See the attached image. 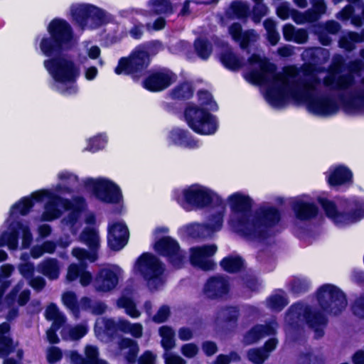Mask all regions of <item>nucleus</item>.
I'll return each mask as SVG.
<instances>
[{
  "mask_svg": "<svg viewBox=\"0 0 364 364\" xmlns=\"http://www.w3.org/2000/svg\"><path fill=\"white\" fill-rule=\"evenodd\" d=\"M55 196L56 193L51 195L45 204L44 211L41 215L42 220L50 222L61 216L62 211L58 208L59 203Z\"/></svg>",
  "mask_w": 364,
  "mask_h": 364,
  "instance_id": "nucleus-25",
  "label": "nucleus"
},
{
  "mask_svg": "<svg viewBox=\"0 0 364 364\" xmlns=\"http://www.w3.org/2000/svg\"><path fill=\"white\" fill-rule=\"evenodd\" d=\"M203 291L210 299H223L228 296L230 291L228 277L221 274L209 277L204 285Z\"/></svg>",
  "mask_w": 364,
  "mask_h": 364,
  "instance_id": "nucleus-14",
  "label": "nucleus"
},
{
  "mask_svg": "<svg viewBox=\"0 0 364 364\" xmlns=\"http://www.w3.org/2000/svg\"><path fill=\"white\" fill-rule=\"evenodd\" d=\"M316 200L328 218L336 220L339 217H341V212L338 211L334 201L321 196L317 197Z\"/></svg>",
  "mask_w": 364,
  "mask_h": 364,
  "instance_id": "nucleus-31",
  "label": "nucleus"
},
{
  "mask_svg": "<svg viewBox=\"0 0 364 364\" xmlns=\"http://www.w3.org/2000/svg\"><path fill=\"white\" fill-rule=\"evenodd\" d=\"M53 193L48 190L42 189L32 193L29 198L33 201L35 205L36 203L43 202L46 198L48 199Z\"/></svg>",
  "mask_w": 364,
  "mask_h": 364,
  "instance_id": "nucleus-56",
  "label": "nucleus"
},
{
  "mask_svg": "<svg viewBox=\"0 0 364 364\" xmlns=\"http://www.w3.org/2000/svg\"><path fill=\"white\" fill-rule=\"evenodd\" d=\"M171 315L170 308L167 305H162L152 317V321L156 323H162L167 321Z\"/></svg>",
  "mask_w": 364,
  "mask_h": 364,
  "instance_id": "nucleus-52",
  "label": "nucleus"
},
{
  "mask_svg": "<svg viewBox=\"0 0 364 364\" xmlns=\"http://www.w3.org/2000/svg\"><path fill=\"white\" fill-rule=\"evenodd\" d=\"M39 271L49 279H56L60 274L58 262L55 258H48L38 265Z\"/></svg>",
  "mask_w": 364,
  "mask_h": 364,
  "instance_id": "nucleus-28",
  "label": "nucleus"
},
{
  "mask_svg": "<svg viewBox=\"0 0 364 364\" xmlns=\"http://www.w3.org/2000/svg\"><path fill=\"white\" fill-rule=\"evenodd\" d=\"M87 333V329L82 325H78L70 330L69 334L73 340H79Z\"/></svg>",
  "mask_w": 364,
  "mask_h": 364,
  "instance_id": "nucleus-64",
  "label": "nucleus"
},
{
  "mask_svg": "<svg viewBox=\"0 0 364 364\" xmlns=\"http://www.w3.org/2000/svg\"><path fill=\"white\" fill-rule=\"evenodd\" d=\"M129 235L126 224L115 222L109 225L107 236L109 248L113 251H119L127 244Z\"/></svg>",
  "mask_w": 364,
  "mask_h": 364,
  "instance_id": "nucleus-16",
  "label": "nucleus"
},
{
  "mask_svg": "<svg viewBox=\"0 0 364 364\" xmlns=\"http://www.w3.org/2000/svg\"><path fill=\"white\" fill-rule=\"evenodd\" d=\"M299 364H324L325 361L321 355H314L312 352H301L299 355Z\"/></svg>",
  "mask_w": 364,
  "mask_h": 364,
  "instance_id": "nucleus-42",
  "label": "nucleus"
},
{
  "mask_svg": "<svg viewBox=\"0 0 364 364\" xmlns=\"http://www.w3.org/2000/svg\"><path fill=\"white\" fill-rule=\"evenodd\" d=\"M46 317L49 321H54L53 324H58L61 325L64 322V318L61 315L58 307L54 303H50L46 309Z\"/></svg>",
  "mask_w": 364,
  "mask_h": 364,
  "instance_id": "nucleus-41",
  "label": "nucleus"
},
{
  "mask_svg": "<svg viewBox=\"0 0 364 364\" xmlns=\"http://www.w3.org/2000/svg\"><path fill=\"white\" fill-rule=\"evenodd\" d=\"M62 301L76 317L79 316L80 304L77 301V295L74 291H68L64 292L62 295Z\"/></svg>",
  "mask_w": 364,
  "mask_h": 364,
  "instance_id": "nucleus-33",
  "label": "nucleus"
},
{
  "mask_svg": "<svg viewBox=\"0 0 364 364\" xmlns=\"http://www.w3.org/2000/svg\"><path fill=\"white\" fill-rule=\"evenodd\" d=\"M170 145L183 149H194L198 147V141L188 129L180 127H173L168 132L167 136Z\"/></svg>",
  "mask_w": 364,
  "mask_h": 364,
  "instance_id": "nucleus-18",
  "label": "nucleus"
},
{
  "mask_svg": "<svg viewBox=\"0 0 364 364\" xmlns=\"http://www.w3.org/2000/svg\"><path fill=\"white\" fill-rule=\"evenodd\" d=\"M247 357L249 361L253 364H263L269 358V355H267L264 350L259 347L249 349Z\"/></svg>",
  "mask_w": 364,
  "mask_h": 364,
  "instance_id": "nucleus-39",
  "label": "nucleus"
},
{
  "mask_svg": "<svg viewBox=\"0 0 364 364\" xmlns=\"http://www.w3.org/2000/svg\"><path fill=\"white\" fill-rule=\"evenodd\" d=\"M84 186L87 190L92 192L97 200L102 203L118 204L123 200L120 187L109 178H87L84 181Z\"/></svg>",
  "mask_w": 364,
  "mask_h": 364,
  "instance_id": "nucleus-8",
  "label": "nucleus"
},
{
  "mask_svg": "<svg viewBox=\"0 0 364 364\" xmlns=\"http://www.w3.org/2000/svg\"><path fill=\"white\" fill-rule=\"evenodd\" d=\"M155 252L175 269H181L185 263V255L178 242L171 236H163L154 244Z\"/></svg>",
  "mask_w": 364,
  "mask_h": 364,
  "instance_id": "nucleus-13",
  "label": "nucleus"
},
{
  "mask_svg": "<svg viewBox=\"0 0 364 364\" xmlns=\"http://www.w3.org/2000/svg\"><path fill=\"white\" fill-rule=\"evenodd\" d=\"M15 346L10 336H0V357L7 358L14 352Z\"/></svg>",
  "mask_w": 364,
  "mask_h": 364,
  "instance_id": "nucleus-46",
  "label": "nucleus"
},
{
  "mask_svg": "<svg viewBox=\"0 0 364 364\" xmlns=\"http://www.w3.org/2000/svg\"><path fill=\"white\" fill-rule=\"evenodd\" d=\"M97 252H91L81 247H75L72 250L73 255L80 261L88 259L94 262L97 259Z\"/></svg>",
  "mask_w": 364,
  "mask_h": 364,
  "instance_id": "nucleus-45",
  "label": "nucleus"
},
{
  "mask_svg": "<svg viewBox=\"0 0 364 364\" xmlns=\"http://www.w3.org/2000/svg\"><path fill=\"white\" fill-rule=\"evenodd\" d=\"M298 84L297 81H283L277 87L267 88L265 97L272 106L281 107L289 95L296 102L304 103L309 112L318 116H328L339 110L341 100L337 96L331 92L301 91L298 89Z\"/></svg>",
  "mask_w": 364,
  "mask_h": 364,
  "instance_id": "nucleus-4",
  "label": "nucleus"
},
{
  "mask_svg": "<svg viewBox=\"0 0 364 364\" xmlns=\"http://www.w3.org/2000/svg\"><path fill=\"white\" fill-rule=\"evenodd\" d=\"M154 6L159 9V13L171 14L173 12V6L170 0H156Z\"/></svg>",
  "mask_w": 364,
  "mask_h": 364,
  "instance_id": "nucleus-59",
  "label": "nucleus"
},
{
  "mask_svg": "<svg viewBox=\"0 0 364 364\" xmlns=\"http://www.w3.org/2000/svg\"><path fill=\"white\" fill-rule=\"evenodd\" d=\"M316 298L323 313L333 316L341 314V289L338 287L324 284L317 289Z\"/></svg>",
  "mask_w": 364,
  "mask_h": 364,
  "instance_id": "nucleus-12",
  "label": "nucleus"
},
{
  "mask_svg": "<svg viewBox=\"0 0 364 364\" xmlns=\"http://www.w3.org/2000/svg\"><path fill=\"white\" fill-rule=\"evenodd\" d=\"M166 19L164 17L159 16L154 20L152 24L151 23H146L145 27L149 31H159L163 30L166 27Z\"/></svg>",
  "mask_w": 364,
  "mask_h": 364,
  "instance_id": "nucleus-61",
  "label": "nucleus"
},
{
  "mask_svg": "<svg viewBox=\"0 0 364 364\" xmlns=\"http://www.w3.org/2000/svg\"><path fill=\"white\" fill-rule=\"evenodd\" d=\"M195 92V87L193 82L189 80H183L178 82L170 91V97L171 99L178 101H187L191 100Z\"/></svg>",
  "mask_w": 364,
  "mask_h": 364,
  "instance_id": "nucleus-22",
  "label": "nucleus"
},
{
  "mask_svg": "<svg viewBox=\"0 0 364 364\" xmlns=\"http://www.w3.org/2000/svg\"><path fill=\"white\" fill-rule=\"evenodd\" d=\"M219 58L222 65L231 71H237L244 66L242 59L230 48L222 51Z\"/></svg>",
  "mask_w": 364,
  "mask_h": 364,
  "instance_id": "nucleus-23",
  "label": "nucleus"
},
{
  "mask_svg": "<svg viewBox=\"0 0 364 364\" xmlns=\"http://www.w3.org/2000/svg\"><path fill=\"white\" fill-rule=\"evenodd\" d=\"M190 262L192 265L204 271L213 270L216 266L215 263L208 258L193 259L192 256H190Z\"/></svg>",
  "mask_w": 364,
  "mask_h": 364,
  "instance_id": "nucleus-48",
  "label": "nucleus"
},
{
  "mask_svg": "<svg viewBox=\"0 0 364 364\" xmlns=\"http://www.w3.org/2000/svg\"><path fill=\"white\" fill-rule=\"evenodd\" d=\"M71 16L75 23L81 28L88 26L98 28L107 23L106 12L102 9L92 4H81L71 8Z\"/></svg>",
  "mask_w": 364,
  "mask_h": 364,
  "instance_id": "nucleus-11",
  "label": "nucleus"
},
{
  "mask_svg": "<svg viewBox=\"0 0 364 364\" xmlns=\"http://www.w3.org/2000/svg\"><path fill=\"white\" fill-rule=\"evenodd\" d=\"M228 201L232 213L230 225L248 240L267 241L271 237V230L282 220V212L273 205L260 206L252 213L254 200L240 192L230 195Z\"/></svg>",
  "mask_w": 364,
  "mask_h": 364,
  "instance_id": "nucleus-2",
  "label": "nucleus"
},
{
  "mask_svg": "<svg viewBox=\"0 0 364 364\" xmlns=\"http://www.w3.org/2000/svg\"><path fill=\"white\" fill-rule=\"evenodd\" d=\"M80 240L84 242L91 252H97L100 249V236L97 230L94 228L85 227L80 235Z\"/></svg>",
  "mask_w": 364,
  "mask_h": 364,
  "instance_id": "nucleus-24",
  "label": "nucleus"
},
{
  "mask_svg": "<svg viewBox=\"0 0 364 364\" xmlns=\"http://www.w3.org/2000/svg\"><path fill=\"white\" fill-rule=\"evenodd\" d=\"M288 312L297 318L302 316L307 326L314 331L316 339L324 336V329L328 325V320L321 311L314 310L309 305L304 306L300 303H296L289 307Z\"/></svg>",
  "mask_w": 364,
  "mask_h": 364,
  "instance_id": "nucleus-9",
  "label": "nucleus"
},
{
  "mask_svg": "<svg viewBox=\"0 0 364 364\" xmlns=\"http://www.w3.org/2000/svg\"><path fill=\"white\" fill-rule=\"evenodd\" d=\"M150 53L144 49H134L127 57H122L114 68L117 75H130L136 83L151 92H160L169 87L176 80L170 70H148L151 64Z\"/></svg>",
  "mask_w": 364,
  "mask_h": 364,
  "instance_id": "nucleus-3",
  "label": "nucleus"
},
{
  "mask_svg": "<svg viewBox=\"0 0 364 364\" xmlns=\"http://www.w3.org/2000/svg\"><path fill=\"white\" fill-rule=\"evenodd\" d=\"M29 285L36 291H42L46 285V282L45 279L41 276L32 277L29 279Z\"/></svg>",
  "mask_w": 364,
  "mask_h": 364,
  "instance_id": "nucleus-62",
  "label": "nucleus"
},
{
  "mask_svg": "<svg viewBox=\"0 0 364 364\" xmlns=\"http://www.w3.org/2000/svg\"><path fill=\"white\" fill-rule=\"evenodd\" d=\"M277 326V323L274 321H270L264 324H255L243 335L242 343L245 346H250L257 343L266 336H275Z\"/></svg>",
  "mask_w": 364,
  "mask_h": 364,
  "instance_id": "nucleus-17",
  "label": "nucleus"
},
{
  "mask_svg": "<svg viewBox=\"0 0 364 364\" xmlns=\"http://www.w3.org/2000/svg\"><path fill=\"white\" fill-rule=\"evenodd\" d=\"M326 177L330 186H341V164H337L334 168L331 166L329 174Z\"/></svg>",
  "mask_w": 364,
  "mask_h": 364,
  "instance_id": "nucleus-44",
  "label": "nucleus"
},
{
  "mask_svg": "<svg viewBox=\"0 0 364 364\" xmlns=\"http://www.w3.org/2000/svg\"><path fill=\"white\" fill-rule=\"evenodd\" d=\"M33 206V201L29 196H25L11 206L10 213L13 214L14 211L17 210L21 215H26L31 212Z\"/></svg>",
  "mask_w": 364,
  "mask_h": 364,
  "instance_id": "nucleus-35",
  "label": "nucleus"
},
{
  "mask_svg": "<svg viewBox=\"0 0 364 364\" xmlns=\"http://www.w3.org/2000/svg\"><path fill=\"white\" fill-rule=\"evenodd\" d=\"M63 358V352L60 348L56 346H51L48 348L47 353V361L50 364H54Z\"/></svg>",
  "mask_w": 364,
  "mask_h": 364,
  "instance_id": "nucleus-53",
  "label": "nucleus"
},
{
  "mask_svg": "<svg viewBox=\"0 0 364 364\" xmlns=\"http://www.w3.org/2000/svg\"><path fill=\"white\" fill-rule=\"evenodd\" d=\"M193 46L197 55L203 60H208L213 52V45L207 38H196Z\"/></svg>",
  "mask_w": 364,
  "mask_h": 364,
  "instance_id": "nucleus-30",
  "label": "nucleus"
},
{
  "mask_svg": "<svg viewBox=\"0 0 364 364\" xmlns=\"http://www.w3.org/2000/svg\"><path fill=\"white\" fill-rule=\"evenodd\" d=\"M119 282L117 274L111 269L103 268L99 270L95 279L96 289L102 292H108L114 289Z\"/></svg>",
  "mask_w": 364,
  "mask_h": 364,
  "instance_id": "nucleus-20",
  "label": "nucleus"
},
{
  "mask_svg": "<svg viewBox=\"0 0 364 364\" xmlns=\"http://www.w3.org/2000/svg\"><path fill=\"white\" fill-rule=\"evenodd\" d=\"M291 208L295 218L300 221H309L316 218L318 214V206L312 202L296 199L291 202Z\"/></svg>",
  "mask_w": 364,
  "mask_h": 364,
  "instance_id": "nucleus-19",
  "label": "nucleus"
},
{
  "mask_svg": "<svg viewBox=\"0 0 364 364\" xmlns=\"http://www.w3.org/2000/svg\"><path fill=\"white\" fill-rule=\"evenodd\" d=\"M19 273L26 279H29L34 275L35 267L31 262L21 263L18 266Z\"/></svg>",
  "mask_w": 364,
  "mask_h": 364,
  "instance_id": "nucleus-54",
  "label": "nucleus"
},
{
  "mask_svg": "<svg viewBox=\"0 0 364 364\" xmlns=\"http://www.w3.org/2000/svg\"><path fill=\"white\" fill-rule=\"evenodd\" d=\"M309 288L310 283L305 279H296L291 282V291L296 295L307 292Z\"/></svg>",
  "mask_w": 364,
  "mask_h": 364,
  "instance_id": "nucleus-47",
  "label": "nucleus"
},
{
  "mask_svg": "<svg viewBox=\"0 0 364 364\" xmlns=\"http://www.w3.org/2000/svg\"><path fill=\"white\" fill-rule=\"evenodd\" d=\"M359 42H364V30L360 33L346 32L343 35V48L350 50L353 48L351 43Z\"/></svg>",
  "mask_w": 364,
  "mask_h": 364,
  "instance_id": "nucleus-40",
  "label": "nucleus"
},
{
  "mask_svg": "<svg viewBox=\"0 0 364 364\" xmlns=\"http://www.w3.org/2000/svg\"><path fill=\"white\" fill-rule=\"evenodd\" d=\"M83 267L80 266L77 264H71L68 269V273L66 278L70 282H73L76 280L80 275L81 274V272L82 271Z\"/></svg>",
  "mask_w": 364,
  "mask_h": 364,
  "instance_id": "nucleus-57",
  "label": "nucleus"
},
{
  "mask_svg": "<svg viewBox=\"0 0 364 364\" xmlns=\"http://www.w3.org/2000/svg\"><path fill=\"white\" fill-rule=\"evenodd\" d=\"M198 101L199 107H206L208 110L216 112L218 109V106L214 100L212 94L206 90H199L197 92Z\"/></svg>",
  "mask_w": 364,
  "mask_h": 364,
  "instance_id": "nucleus-32",
  "label": "nucleus"
},
{
  "mask_svg": "<svg viewBox=\"0 0 364 364\" xmlns=\"http://www.w3.org/2000/svg\"><path fill=\"white\" fill-rule=\"evenodd\" d=\"M292 339L295 342L301 341L304 337V328L298 322H292L291 324Z\"/></svg>",
  "mask_w": 364,
  "mask_h": 364,
  "instance_id": "nucleus-55",
  "label": "nucleus"
},
{
  "mask_svg": "<svg viewBox=\"0 0 364 364\" xmlns=\"http://www.w3.org/2000/svg\"><path fill=\"white\" fill-rule=\"evenodd\" d=\"M182 194V199L181 200L178 196L176 200L186 210V206L196 209H203L209 206H225V201L221 196L199 184H193L183 189Z\"/></svg>",
  "mask_w": 364,
  "mask_h": 364,
  "instance_id": "nucleus-6",
  "label": "nucleus"
},
{
  "mask_svg": "<svg viewBox=\"0 0 364 364\" xmlns=\"http://www.w3.org/2000/svg\"><path fill=\"white\" fill-rule=\"evenodd\" d=\"M240 315V309L237 305L221 306L215 314L217 320L228 325L237 324Z\"/></svg>",
  "mask_w": 364,
  "mask_h": 364,
  "instance_id": "nucleus-21",
  "label": "nucleus"
},
{
  "mask_svg": "<svg viewBox=\"0 0 364 364\" xmlns=\"http://www.w3.org/2000/svg\"><path fill=\"white\" fill-rule=\"evenodd\" d=\"M364 107V92L347 100L343 96V109L358 110Z\"/></svg>",
  "mask_w": 364,
  "mask_h": 364,
  "instance_id": "nucleus-37",
  "label": "nucleus"
},
{
  "mask_svg": "<svg viewBox=\"0 0 364 364\" xmlns=\"http://www.w3.org/2000/svg\"><path fill=\"white\" fill-rule=\"evenodd\" d=\"M107 144V140L102 135H97L88 140L85 150L95 153L102 149Z\"/></svg>",
  "mask_w": 364,
  "mask_h": 364,
  "instance_id": "nucleus-43",
  "label": "nucleus"
},
{
  "mask_svg": "<svg viewBox=\"0 0 364 364\" xmlns=\"http://www.w3.org/2000/svg\"><path fill=\"white\" fill-rule=\"evenodd\" d=\"M136 265L147 286L156 289L165 270L160 259L150 252H144L139 257Z\"/></svg>",
  "mask_w": 364,
  "mask_h": 364,
  "instance_id": "nucleus-10",
  "label": "nucleus"
},
{
  "mask_svg": "<svg viewBox=\"0 0 364 364\" xmlns=\"http://www.w3.org/2000/svg\"><path fill=\"white\" fill-rule=\"evenodd\" d=\"M103 323L105 333L107 336L112 337L118 330V325L112 318H103Z\"/></svg>",
  "mask_w": 364,
  "mask_h": 364,
  "instance_id": "nucleus-58",
  "label": "nucleus"
},
{
  "mask_svg": "<svg viewBox=\"0 0 364 364\" xmlns=\"http://www.w3.org/2000/svg\"><path fill=\"white\" fill-rule=\"evenodd\" d=\"M217 249L215 245H205L201 247H193L191 249L190 256H192L193 259L208 258L215 254Z\"/></svg>",
  "mask_w": 364,
  "mask_h": 364,
  "instance_id": "nucleus-34",
  "label": "nucleus"
},
{
  "mask_svg": "<svg viewBox=\"0 0 364 364\" xmlns=\"http://www.w3.org/2000/svg\"><path fill=\"white\" fill-rule=\"evenodd\" d=\"M220 208L222 210L210 215L208 223L199 226L201 230H205L208 232H215L221 230L223 225L225 205Z\"/></svg>",
  "mask_w": 364,
  "mask_h": 364,
  "instance_id": "nucleus-29",
  "label": "nucleus"
},
{
  "mask_svg": "<svg viewBox=\"0 0 364 364\" xmlns=\"http://www.w3.org/2000/svg\"><path fill=\"white\" fill-rule=\"evenodd\" d=\"M226 14L230 18L245 19L249 16L250 11L246 3L237 0L231 2Z\"/></svg>",
  "mask_w": 364,
  "mask_h": 364,
  "instance_id": "nucleus-27",
  "label": "nucleus"
},
{
  "mask_svg": "<svg viewBox=\"0 0 364 364\" xmlns=\"http://www.w3.org/2000/svg\"><path fill=\"white\" fill-rule=\"evenodd\" d=\"M351 308L354 314L364 318V294L355 300Z\"/></svg>",
  "mask_w": 364,
  "mask_h": 364,
  "instance_id": "nucleus-60",
  "label": "nucleus"
},
{
  "mask_svg": "<svg viewBox=\"0 0 364 364\" xmlns=\"http://www.w3.org/2000/svg\"><path fill=\"white\" fill-rule=\"evenodd\" d=\"M48 34L40 41L41 53L48 58L43 66L56 82L66 84L60 90L63 95H73L77 92L74 85L80 76V69L75 62L65 57V53L72 47L74 32L71 25L64 18H54L47 26Z\"/></svg>",
  "mask_w": 364,
  "mask_h": 364,
  "instance_id": "nucleus-1",
  "label": "nucleus"
},
{
  "mask_svg": "<svg viewBox=\"0 0 364 364\" xmlns=\"http://www.w3.org/2000/svg\"><path fill=\"white\" fill-rule=\"evenodd\" d=\"M18 229L21 230L22 233V242L21 247L23 249L28 248L33 241V235L30 230V228L27 225H24L21 223H18Z\"/></svg>",
  "mask_w": 364,
  "mask_h": 364,
  "instance_id": "nucleus-51",
  "label": "nucleus"
},
{
  "mask_svg": "<svg viewBox=\"0 0 364 364\" xmlns=\"http://www.w3.org/2000/svg\"><path fill=\"white\" fill-rule=\"evenodd\" d=\"M267 306L269 309L281 311L288 304L287 299L282 295L274 294L267 299Z\"/></svg>",
  "mask_w": 364,
  "mask_h": 364,
  "instance_id": "nucleus-38",
  "label": "nucleus"
},
{
  "mask_svg": "<svg viewBox=\"0 0 364 364\" xmlns=\"http://www.w3.org/2000/svg\"><path fill=\"white\" fill-rule=\"evenodd\" d=\"M183 117L189 128L200 135H211L218 129L217 117L205 107L188 102L185 107Z\"/></svg>",
  "mask_w": 364,
  "mask_h": 364,
  "instance_id": "nucleus-5",
  "label": "nucleus"
},
{
  "mask_svg": "<svg viewBox=\"0 0 364 364\" xmlns=\"http://www.w3.org/2000/svg\"><path fill=\"white\" fill-rule=\"evenodd\" d=\"M316 26L317 28L331 34H336L338 33L341 29V25L338 22L333 20L327 21L323 24L318 23Z\"/></svg>",
  "mask_w": 364,
  "mask_h": 364,
  "instance_id": "nucleus-50",
  "label": "nucleus"
},
{
  "mask_svg": "<svg viewBox=\"0 0 364 364\" xmlns=\"http://www.w3.org/2000/svg\"><path fill=\"white\" fill-rule=\"evenodd\" d=\"M87 364H98L102 360H99L98 348L95 346L88 345L85 350Z\"/></svg>",
  "mask_w": 364,
  "mask_h": 364,
  "instance_id": "nucleus-49",
  "label": "nucleus"
},
{
  "mask_svg": "<svg viewBox=\"0 0 364 364\" xmlns=\"http://www.w3.org/2000/svg\"><path fill=\"white\" fill-rule=\"evenodd\" d=\"M250 65L258 64L259 70H252L248 73L250 81L257 85H267L272 82L277 87L283 81H289L287 77L277 73V66L267 58H262L259 54L253 53L247 59ZM270 87L269 88H271Z\"/></svg>",
  "mask_w": 364,
  "mask_h": 364,
  "instance_id": "nucleus-7",
  "label": "nucleus"
},
{
  "mask_svg": "<svg viewBox=\"0 0 364 364\" xmlns=\"http://www.w3.org/2000/svg\"><path fill=\"white\" fill-rule=\"evenodd\" d=\"M322 83L329 91H336V96L341 100V53H337L333 57V63L326 70V75Z\"/></svg>",
  "mask_w": 364,
  "mask_h": 364,
  "instance_id": "nucleus-15",
  "label": "nucleus"
},
{
  "mask_svg": "<svg viewBox=\"0 0 364 364\" xmlns=\"http://www.w3.org/2000/svg\"><path fill=\"white\" fill-rule=\"evenodd\" d=\"M312 73H313V68L311 66L306 67L304 69L303 73L304 75H306V76L309 75H311L309 80H306L305 81L296 80L297 82H299L298 89L299 90H300L299 86L301 83L305 85L309 88L308 91L311 92V91H314L316 90V86L320 85L322 82L321 78L318 77L317 75L312 74Z\"/></svg>",
  "mask_w": 364,
  "mask_h": 364,
  "instance_id": "nucleus-36",
  "label": "nucleus"
},
{
  "mask_svg": "<svg viewBox=\"0 0 364 364\" xmlns=\"http://www.w3.org/2000/svg\"><path fill=\"white\" fill-rule=\"evenodd\" d=\"M198 352V346L193 343H186L182 346L181 353L182 354L188 358L195 357Z\"/></svg>",
  "mask_w": 364,
  "mask_h": 364,
  "instance_id": "nucleus-63",
  "label": "nucleus"
},
{
  "mask_svg": "<svg viewBox=\"0 0 364 364\" xmlns=\"http://www.w3.org/2000/svg\"><path fill=\"white\" fill-rule=\"evenodd\" d=\"M220 265L221 268L228 273H237L244 267V259L242 257L238 255H228L220 260Z\"/></svg>",
  "mask_w": 364,
  "mask_h": 364,
  "instance_id": "nucleus-26",
  "label": "nucleus"
}]
</instances>
